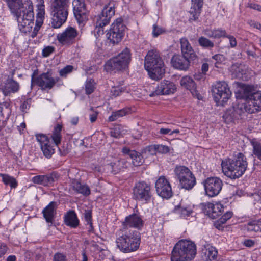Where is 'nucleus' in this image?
<instances>
[{"label": "nucleus", "instance_id": "64", "mask_svg": "<svg viewBox=\"0 0 261 261\" xmlns=\"http://www.w3.org/2000/svg\"><path fill=\"white\" fill-rule=\"evenodd\" d=\"M40 27L36 26V25L35 26V27L34 28L33 31L32 33V34H31V37L32 38H34L37 36L38 32L39 30H40Z\"/></svg>", "mask_w": 261, "mask_h": 261}, {"label": "nucleus", "instance_id": "23", "mask_svg": "<svg viewBox=\"0 0 261 261\" xmlns=\"http://www.w3.org/2000/svg\"><path fill=\"white\" fill-rule=\"evenodd\" d=\"M122 226L123 229H126L128 227L141 229L143 226V221L140 216L134 213L125 217Z\"/></svg>", "mask_w": 261, "mask_h": 261}, {"label": "nucleus", "instance_id": "60", "mask_svg": "<svg viewBox=\"0 0 261 261\" xmlns=\"http://www.w3.org/2000/svg\"><path fill=\"white\" fill-rule=\"evenodd\" d=\"M30 102H31V100L29 99V100H27V101H24L22 103L21 107L23 111H24L25 110L29 109V108L30 107Z\"/></svg>", "mask_w": 261, "mask_h": 261}, {"label": "nucleus", "instance_id": "44", "mask_svg": "<svg viewBox=\"0 0 261 261\" xmlns=\"http://www.w3.org/2000/svg\"><path fill=\"white\" fill-rule=\"evenodd\" d=\"M246 229L248 231L258 232L260 230V227L256 221H253L248 223Z\"/></svg>", "mask_w": 261, "mask_h": 261}, {"label": "nucleus", "instance_id": "28", "mask_svg": "<svg viewBox=\"0 0 261 261\" xmlns=\"http://www.w3.org/2000/svg\"><path fill=\"white\" fill-rule=\"evenodd\" d=\"M192 6L189 11V21H196L198 19L201 11L203 0H192Z\"/></svg>", "mask_w": 261, "mask_h": 261}, {"label": "nucleus", "instance_id": "59", "mask_svg": "<svg viewBox=\"0 0 261 261\" xmlns=\"http://www.w3.org/2000/svg\"><path fill=\"white\" fill-rule=\"evenodd\" d=\"M226 37L228 38L229 43L231 47H234L236 46L237 43L236 38L234 36L231 35H226Z\"/></svg>", "mask_w": 261, "mask_h": 261}, {"label": "nucleus", "instance_id": "4", "mask_svg": "<svg viewBox=\"0 0 261 261\" xmlns=\"http://www.w3.org/2000/svg\"><path fill=\"white\" fill-rule=\"evenodd\" d=\"M144 67L149 76L153 80L161 79L165 73L163 61L159 52L156 49L148 51L145 58Z\"/></svg>", "mask_w": 261, "mask_h": 261}, {"label": "nucleus", "instance_id": "54", "mask_svg": "<svg viewBox=\"0 0 261 261\" xmlns=\"http://www.w3.org/2000/svg\"><path fill=\"white\" fill-rule=\"evenodd\" d=\"M164 32L165 31L162 28L159 27L155 24L153 25L152 30V35L153 37H156Z\"/></svg>", "mask_w": 261, "mask_h": 261}, {"label": "nucleus", "instance_id": "43", "mask_svg": "<svg viewBox=\"0 0 261 261\" xmlns=\"http://www.w3.org/2000/svg\"><path fill=\"white\" fill-rule=\"evenodd\" d=\"M84 219L87 224L89 225V231H92L93 230V227L92 223V212L89 210H86L84 212Z\"/></svg>", "mask_w": 261, "mask_h": 261}, {"label": "nucleus", "instance_id": "1", "mask_svg": "<svg viewBox=\"0 0 261 261\" xmlns=\"http://www.w3.org/2000/svg\"><path fill=\"white\" fill-rule=\"evenodd\" d=\"M11 13L17 18L20 31L24 33L30 32L34 25V12L33 5L28 8L24 7L22 0H3Z\"/></svg>", "mask_w": 261, "mask_h": 261}, {"label": "nucleus", "instance_id": "34", "mask_svg": "<svg viewBox=\"0 0 261 261\" xmlns=\"http://www.w3.org/2000/svg\"><path fill=\"white\" fill-rule=\"evenodd\" d=\"M146 150L151 152L152 154L155 153V152L161 154H165L169 152L170 148L166 145H154L146 147Z\"/></svg>", "mask_w": 261, "mask_h": 261}, {"label": "nucleus", "instance_id": "14", "mask_svg": "<svg viewBox=\"0 0 261 261\" xmlns=\"http://www.w3.org/2000/svg\"><path fill=\"white\" fill-rule=\"evenodd\" d=\"M35 72L32 75V82L36 84L41 89H50L58 81L59 78H54L49 72L43 73L35 77Z\"/></svg>", "mask_w": 261, "mask_h": 261}, {"label": "nucleus", "instance_id": "13", "mask_svg": "<svg viewBox=\"0 0 261 261\" xmlns=\"http://www.w3.org/2000/svg\"><path fill=\"white\" fill-rule=\"evenodd\" d=\"M212 93L216 102L225 103L231 96V92L227 83L224 81L218 82L214 86Z\"/></svg>", "mask_w": 261, "mask_h": 261}, {"label": "nucleus", "instance_id": "5", "mask_svg": "<svg viewBox=\"0 0 261 261\" xmlns=\"http://www.w3.org/2000/svg\"><path fill=\"white\" fill-rule=\"evenodd\" d=\"M196 254V246L188 240H181L175 245L171 253V261H191Z\"/></svg>", "mask_w": 261, "mask_h": 261}, {"label": "nucleus", "instance_id": "41", "mask_svg": "<svg viewBox=\"0 0 261 261\" xmlns=\"http://www.w3.org/2000/svg\"><path fill=\"white\" fill-rule=\"evenodd\" d=\"M199 45L203 48L211 49L214 47V43L213 41L207 38L201 36L198 40Z\"/></svg>", "mask_w": 261, "mask_h": 261}, {"label": "nucleus", "instance_id": "11", "mask_svg": "<svg viewBox=\"0 0 261 261\" xmlns=\"http://www.w3.org/2000/svg\"><path fill=\"white\" fill-rule=\"evenodd\" d=\"M125 28L123 19L121 18H117L106 34L107 38L113 44H118L124 35Z\"/></svg>", "mask_w": 261, "mask_h": 261}, {"label": "nucleus", "instance_id": "33", "mask_svg": "<svg viewBox=\"0 0 261 261\" xmlns=\"http://www.w3.org/2000/svg\"><path fill=\"white\" fill-rule=\"evenodd\" d=\"M72 187L73 189L77 193H80L85 196H88L90 194L89 187L84 184H82L77 180H74L72 182Z\"/></svg>", "mask_w": 261, "mask_h": 261}, {"label": "nucleus", "instance_id": "40", "mask_svg": "<svg viewBox=\"0 0 261 261\" xmlns=\"http://www.w3.org/2000/svg\"><path fill=\"white\" fill-rule=\"evenodd\" d=\"M62 129V126L60 124H57L54 128L53 134L51 135V138L55 144L58 145L61 142V131Z\"/></svg>", "mask_w": 261, "mask_h": 261}, {"label": "nucleus", "instance_id": "3", "mask_svg": "<svg viewBox=\"0 0 261 261\" xmlns=\"http://www.w3.org/2000/svg\"><path fill=\"white\" fill-rule=\"evenodd\" d=\"M236 97L245 99L246 102L242 104L247 113H255L261 110V91L252 92V87L245 85L239 90Z\"/></svg>", "mask_w": 261, "mask_h": 261}, {"label": "nucleus", "instance_id": "36", "mask_svg": "<svg viewBox=\"0 0 261 261\" xmlns=\"http://www.w3.org/2000/svg\"><path fill=\"white\" fill-rule=\"evenodd\" d=\"M206 260H212L216 258L217 251L212 246H208L205 249L203 250Z\"/></svg>", "mask_w": 261, "mask_h": 261}, {"label": "nucleus", "instance_id": "6", "mask_svg": "<svg viewBox=\"0 0 261 261\" xmlns=\"http://www.w3.org/2000/svg\"><path fill=\"white\" fill-rule=\"evenodd\" d=\"M70 7L69 0H53L50 6L51 25L59 29L66 21Z\"/></svg>", "mask_w": 261, "mask_h": 261}, {"label": "nucleus", "instance_id": "18", "mask_svg": "<svg viewBox=\"0 0 261 261\" xmlns=\"http://www.w3.org/2000/svg\"><path fill=\"white\" fill-rule=\"evenodd\" d=\"M246 113L247 112L245 111L242 104H238L228 109L223 117L226 122L229 123L236 120L242 119L246 115Z\"/></svg>", "mask_w": 261, "mask_h": 261}, {"label": "nucleus", "instance_id": "49", "mask_svg": "<svg viewBox=\"0 0 261 261\" xmlns=\"http://www.w3.org/2000/svg\"><path fill=\"white\" fill-rule=\"evenodd\" d=\"M39 11V12L37 14L35 25L41 28L43 22V14H44V10Z\"/></svg>", "mask_w": 261, "mask_h": 261}, {"label": "nucleus", "instance_id": "20", "mask_svg": "<svg viewBox=\"0 0 261 261\" xmlns=\"http://www.w3.org/2000/svg\"><path fill=\"white\" fill-rule=\"evenodd\" d=\"M59 177L60 175L58 173L53 172L50 174L34 176L32 178V181L34 184L44 187H52L59 180Z\"/></svg>", "mask_w": 261, "mask_h": 261}, {"label": "nucleus", "instance_id": "8", "mask_svg": "<svg viewBox=\"0 0 261 261\" xmlns=\"http://www.w3.org/2000/svg\"><path fill=\"white\" fill-rule=\"evenodd\" d=\"M131 61L130 50L126 48L117 56L109 60L105 64L107 72L121 71L128 67Z\"/></svg>", "mask_w": 261, "mask_h": 261}, {"label": "nucleus", "instance_id": "35", "mask_svg": "<svg viewBox=\"0 0 261 261\" xmlns=\"http://www.w3.org/2000/svg\"><path fill=\"white\" fill-rule=\"evenodd\" d=\"M125 161L124 160H118L116 162L111 163L107 165V168L111 171L114 174H117L122 167H123Z\"/></svg>", "mask_w": 261, "mask_h": 261}, {"label": "nucleus", "instance_id": "27", "mask_svg": "<svg viewBox=\"0 0 261 261\" xmlns=\"http://www.w3.org/2000/svg\"><path fill=\"white\" fill-rule=\"evenodd\" d=\"M182 56L191 60H195L197 58L193 49L188 40L186 38H182L180 40Z\"/></svg>", "mask_w": 261, "mask_h": 261}, {"label": "nucleus", "instance_id": "31", "mask_svg": "<svg viewBox=\"0 0 261 261\" xmlns=\"http://www.w3.org/2000/svg\"><path fill=\"white\" fill-rule=\"evenodd\" d=\"M65 223L72 228H76L79 225V220L76 214L73 211H69L65 216Z\"/></svg>", "mask_w": 261, "mask_h": 261}, {"label": "nucleus", "instance_id": "32", "mask_svg": "<svg viewBox=\"0 0 261 261\" xmlns=\"http://www.w3.org/2000/svg\"><path fill=\"white\" fill-rule=\"evenodd\" d=\"M19 89V84L11 79L7 80L3 89L5 95H8L10 93H15Z\"/></svg>", "mask_w": 261, "mask_h": 261}, {"label": "nucleus", "instance_id": "52", "mask_svg": "<svg viewBox=\"0 0 261 261\" xmlns=\"http://www.w3.org/2000/svg\"><path fill=\"white\" fill-rule=\"evenodd\" d=\"M226 32L224 30L222 29H215L213 30V34L212 35V38H219L221 37H226Z\"/></svg>", "mask_w": 261, "mask_h": 261}, {"label": "nucleus", "instance_id": "12", "mask_svg": "<svg viewBox=\"0 0 261 261\" xmlns=\"http://www.w3.org/2000/svg\"><path fill=\"white\" fill-rule=\"evenodd\" d=\"M133 198L144 203L149 202L152 197L150 185L144 181L136 183L133 188Z\"/></svg>", "mask_w": 261, "mask_h": 261}, {"label": "nucleus", "instance_id": "42", "mask_svg": "<svg viewBox=\"0 0 261 261\" xmlns=\"http://www.w3.org/2000/svg\"><path fill=\"white\" fill-rule=\"evenodd\" d=\"M126 90L125 87L120 86L112 87L110 91V97L112 98L120 96Z\"/></svg>", "mask_w": 261, "mask_h": 261}, {"label": "nucleus", "instance_id": "53", "mask_svg": "<svg viewBox=\"0 0 261 261\" xmlns=\"http://www.w3.org/2000/svg\"><path fill=\"white\" fill-rule=\"evenodd\" d=\"M120 130V126H117L113 128V129H111L110 132L111 136L115 138L119 137L121 134V132Z\"/></svg>", "mask_w": 261, "mask_h": 261}, {"label": "nucleus", "instance_id": "47", "mask_svg": "<svg viewBox=\"0 0 261 261\" xmlns=\"http://www.w3.org/2000/svg\"><path fill=\"white\" fill-rule=\"evenodd\" d=\"M74 67L72 65H67L59 71V74L62 77H66L67 75L72 72Z\"/></svg>", "mask_w": 261, "mask_h": 261}, {"label": "nucleus", "instance_id": "37", "mask_svg": "<svg viewBox=\"0 0 261 261\" xmlns=\"http://www.w3.org/2000/svg\"><path fill=\"white\" fill-rule=\"evenodd\" d=\"M0 176L2 178V181L5 185H10L12 188H15L17 186V182L13 177L3 173L0 174Z\"/></svg>", "mask_w": 261, "mask_h": 261}, {"label": "nucleus", "instance_id": "25", "mask_svg": "<svg viewBox=\"0 0 261 261\" xmlns=\"http://www.w3.org/2000/svg\"><path fill=\"white\" fill-rule=\"evenodd\" d=\"M122 152L124 155L129 156L134 166H140L144 162V158L140 152L135 150H131L127 147H123Z\"/></svg>", "mask_w": 261, "mask_h": 261}, {"label": "nucleus", "instance_id": "21", "mask_svg": "<svg viewBox=\"0 0 261 261\" xmlns=\"http://www.w3.org/2000/svg\"><path fill=\"white\" fill-rule=\"evenodd\" d=\"M73 11L79 23L85 22L87 20L85 0H73L72 2Z\"/></svg>", "mask_w": 261, "mask_h": 261}, {"label": "nucleus", "instance_id": "26", "mask_svg": "<svg viewBox=\"0 0 261 261\" xmlns=\"http://www.w3.org/2000/svg\"><path fill=\"white\" fill-rule=\"evenodd\" d=\"M171 63L174 68L181 70H187L190 66V59L179 55L173 56Z\"/></svg>", "mask_w": 261, "mask_h": 261}, {"label": "nucleus", "instance_id": "61", "mask_svg": "<svg viewBox=\"0 0 261 261\" xmlns=\"http://www.w3.org/2000/svg\"><path fill=\"white\" fill-rule=\"evenodd\" d=\"M244 244L247 247H252L254 244V241L251 240H246L244 241Z\"/></svg>", "mask_w": 261, "mask_h": 261}, {"label": "nucleus", "instance_id": "57", "mask_svg": "<svg viewBox=\"0 0 261 261\" xmlns=\"http://www.w3.org/2000/svg\"><path fill=\"white\" fill-rule=\"evenodd\" d=\"M213 59L216 61L215 63L216 66L218 67L217 64L220 63L225 60V58L223 55L221 54H217L213 56Z\"/></svg>", "mask_w": 261, "mask_h": 261}, {"label": "nucleus", "instance_id": "30", "mask_svg": "<svg viewBox=\"0 0 261 261\" xmlns=\"http://www.w3.org/2000/svg\"><path fill=\"white\" fill-rule=\"evenodd\" d=\"M57 208V203L54 201L51 202L42 211L43 217L47 223H52Z\"/></svg>", "mask_w": 261, "mask_h": 261}, {"label": "nucleus", "instance_id": "50", "mask_svg": "<svg viewBox=\"0 0 261 261\" xmlns=\"http://www.w3.org/2000/svg\"><path fill=\"white\" fill-rule=\"evenodd\" d=\"M232 216V213L231 212H227L218 220L217 222L219 225L223 224L231 218Z\"/></svg>", "mask_w": 261, "mask_h": 261}, {"label": "nucleus", "instance_id": "7", "mask_svg": "<svg viewBox=\"0 0 261 261\" xmlns=\"http://www.w3.org/2000/svg\"><path fill=\"white\" fill-rule=\"evenodd\" d=\"M140 233L129 230L118 237L116 240L117 247L122 252L128 253L137 250L140 245Z\"/></svg>", "mask_w": 261, "mask_h": 261}, {"label": "nucleus", "instance_id": "48", "mask_svg": "<svg viewBox=\"0 0 261 261\" xmlns=\"http://www.w3.org/2000/svg\"><path fill=\"white\" fill-rule=\"evenodd\" d=\"M94 88L95 87L93 80L91 79L89 81L86 82L85 85V90L87 94H90L92 93L94 91Z\"/></svg>", "mask_w": 261, "mask_h": 261}, {"label": "nucleus", "instance_id": "56", "mask_svg": "<svg viewBox=\"0 0 261 261\" xmlns=\"http://www.w3.org/2000/svg\"><path fill=\"white\" fill-rule=\"evenodd\" d=\"M90 120L91 123H93L96 120L98 113L97 111H94L92 108L90 109Z\"/></svg>", "mask_w": 261, "mask_h": 261}, {"label": "nucleus", "instance_id": "62", "mask_svg": "<svg viewBox=\"0 0 261 261\" xmlns=\"http://www.w3.org/2000/svg\"><path fill=\"white\" fill-rule=\"evenodd\" d=\"M209 66L207 63H203L201 66V70L203 73L205 74L208 70Z\"/></svg>", "mask_w": 261, "mask_h": 261}, {"label": "nucleus", "instance_id": "22", "mask_svg": "<svg viewBox=\"0 0 261 261\" xmlns=\"http://www.w3.org/2000/svg\"><path fill=\"white\" fill-rule=\"evenodd\" d=\"M176 89V86L173 82L165 80L158 85L155 90L150 93L149 96L152 97L155 95L172 94L175 92Z\"/></svg>", "mask_w": 261, "mask_h": 261}, {"label": "nucleus", "instance_id": "58", "mask_svg": "<svg viewBox=\"0 0 261 261\" xmlns=\"http://www.w3.org/2000/svg\"><path fill=\"white\" fill-rule=\"evenodd\" d=\"M7 250V245L4 243H0V258L5 255Z\"/></svg>", "mask_w": 261, "mask_h": 261}, {"label": "nucleus", "instance_id": "29", "mask_svg": "<svg viewBox=\"0 0 261 261\" xmlns=\"http://www.w3.org/2000/svg\"><path fill=\"white\" fill-rule=\"evenodd\" d=\"M206 206L208 215L212 219H216L218 217L221 216L224 209L223 205L219 202L215 204L209 203Z\"/></svg>", "mask_w": 261, "mask_h": 261}, {"label": "nucleus", "instance_id": "63", "mask_svg": "<svg viewBox=\"0 0 261 261\" xmlns=\"http://www.w3.org/2000/svg\"><path fill=\"white\" fill-rule=\"evenodd\" d=\"M249 7L251 9L261 11V5L256 4H250Z\"/></svg>", "mask_w": 261, "mask_h": 261}, {"label": "nucleus", "instance_id": "39", "mask_svg": "<svg viewBox=\"0 0 261 261\" xmlns=\"http://www.w3.org/2000/svg\"><path fill=\"white\" fill-rule=\"evenodd\" d=\"M128 112L129 110L127 109H123L117 111L113 112L111 115L109 117V121L110 122L116 121L125 116Z\"/></svg>", "mask_w": 261, "mask_h": 261}, {"label": "nucleus", "instance_id": "16", "mask_svg": "<svg viewBox=\"0 0 261 261\" xmlns=\"http://www.w3.org/2000/svg\"><path fill=\"white\" fill-rule=\"evenodd\" d=\"M222 186V181L216 177H208L204 181L205 193L207 196L211 197L219 194Z\"/></svg>", "mask_w": 261, "mask_h": 261}, {"label": "nucleus", "instance_id": "15", "mask_svg": "<svg viewBox=\"0 0 261 261\" xmlns=\"http://www.w3.org/2000/svg\"><path fill=\"white\" fill-rule=\"evenodd\" d=\"M79 36V33L74 27L69 26L63 32L57 36L58 41L64 45H70L74 43Z\"/></svg>", "mask_w": 261, "mask_h": 261}, {"label": "nucleus", "instance_id": "10", "mask_svg": "<svg viewBox=\"0 0 261 261\" xmlns=\"http://www.w3.org/2000/svg\"><path fill=\"white\" fill-rule=\"evenodd\" d=\"M114 14L115 4L114 2H112L105 6L101 14L97 18L95 32L99 36L103 34V27L110 23L111 18Z\"/></svg>", "mask_w": 261, "mask_h": 261}, {"label": "nucleus", "instance_id": "19", "mask_svg": "<svg viewBox=\"0 0 261 261\" xmlns=\"http://www.w3.org/2000/svg\"><path fill=\"white\" fill-rule=\"evenodd\" d=\"M37 141L39 143L43 155L49 159L55 153L54 143L47 136L43 134L35 135Z\"/></svg>", "mask_w": 261, "mask_h": 261}, {"label": "nucleus", "instance_id": "51", "mask_svg": "<svg viewBox=\"0 0 261 261\" xmlns=\"http://www.w3.org/2000/svg\"><path fill=\"white\" fill-rule=\"evenodd\" d=\"M53 261H68L65 254L57 252L53 256Z\"/></svg>", "mask_w": 261, "mask_h": 261}, {"label": "nucleus", "instance_id": "24", "mask_svg": "<svg viewBox=\"0 0 261 261\" xmlns=\"http://www.w3.org/2000/svg\"><path fill=\"white\" fill-rule=\"evenodd\" d=\"M180 85L191 91L192 95L198 99H202V96L196 90V85L193 79L189 76H183L180 81Z\"/></svg>", "mask_w": 261, "mask_h": 261}, {"label": "nucleus", "instance_id": "38", "mask_svg": "<svg viewBox=\"0 0 261 261\" xmlns=\"http://www.w3.org/2000/svg\"><path fill=\"white\" fill-rule=\"evenodd\" d=\"M174 212L183 218H186L190 216L193 212L190 207H184L181 206H176L174 208Z\"/></svg>", "mask_w": 261, "mask_h": 261}, {"label": "nucleus", "instance_id": "17", "mask_svg": "<svg viewBox=\"0 0 261 261\" xmlns=\"http://www.w3.org/2000/svg\"><path fill=\"white\" fill-rule=\"evenodd\" d=\"M155 187L158 194L163 198L169 199L172 196L171 185L165 176H160L158 179Z\"/></svg>", "mask_w": 261, "mask_h": 261}, {"label": "nucleus", "instance_id": "46", "mask_svg": "<svg viewBox=\"0 0 261 261\" xmlns=\"http://www.w3.org/2000/svg\"><path fill=\"white\" fill-rule=\"evenodd\" d=\"M10 113V110L8 107L3 108L0 103V120L8 119Z\"/></svg>", "mask_w": 261, "mask_h": 261}, {"label": "nucleus", "instance_id": "2", "mask_svg": "<svg viewBox=\"0 0 261 261\" xmlns=\"http://www.w3.org/2000/svg\"><path fill=\"white\" fill-rule=\"evenodd\" d=\"M222 168L224 174L231 179L242 176L247 168L246 158L242 153H238L232 158H228L222 162Z\"/></svg>", "mask_w": 261, "mask_h": 261}, {"label": "nucleus", "instance_id": "55", "mask_svg": "<svg viewBox=\"0 0 261 261\" xmlns=\"http://www.w3.org/2000/svg\"><path fill=\"white\" fill-rule=\"evenodd\" d=\"M55 50V48L53 46H48L45 47L42 50V56L44 57L49 56Z\"/></svg>", "mask_w": 261, "mask_h": 261}, {"label": "nucleus", "instance_id": "45", "mask_svg": "<svg viewBox=\"0 0 261 261\" xmlns=\"http://www.w3.org/2000/svg\"><path fill=\"white\" fill-rule=\"evenodd\" d=\"M253 153L259 160H261V143L252 142Z\"/></svg>", "mask_w": 261, "mask_h": 261}, {"label": "nucleus", "instance_id": "9", "mask_svg": "<svg viewBox=\"0 0 261 261\" xmlns=\"http://www.w3.org/2000/svg\"><path fill=\"white\" fill-rule=\"evenodd\" d=\"M174 171L182 188L189 190L195 185L196 178L187 167L184 166L176 167Z\"/></svg>", "mask_w": 261, "mask_h": 261}]
</instances>
